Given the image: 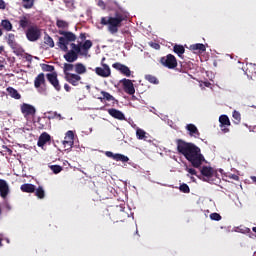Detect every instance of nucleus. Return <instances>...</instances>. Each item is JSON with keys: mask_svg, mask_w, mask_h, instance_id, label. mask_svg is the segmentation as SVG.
I'll return each instance as SVG.
<instances>
[{"mask_svg": "<svg viewBox=\"0 0 256 256\" xmlns=\"http://www.w3.org/2000/svg\"><path fill=\"white\" fill-rule=\"evenodd\" d=\"M177 151L194 167L199 169L205 163V156L201 154V148L191 142H185L183 139L176 140Z\"/></svg>", "mask_w": 256, "mask_h": 256, "instance_id": "1", "label": "nucleus"}, {"mask_svg": "<svg viewBox=\"0 0 256 256\" xmlns=\"http://www.w3.org/2000/svg\"><path fill=\"white\" fill-rule=\"evenodd\" d=\"M123 21H127V14L121 10H117L113 16L102 17L100 23L108 27L111 35H115V33H119V28L123 27Z\"/></svg>", "mask_w": 256, "mask_h": 256, "instance_id": "2", "label": "nucleus"}, {"mask_svg": "<svg viewBox=\"0 0 256 256\" xmlns=\"http://www.w3.org/2000/svg\"><path fill=\"white\" fill-rule=\"evenodd\" d=\"M75 70V64L68 62L63 64V73H64V79L72 85L73 87H77L79 85V82L81 81V76L71 73V71Z\"/></svg>", "mask_w": 256, "mask_h": 256, "instance_id": "3", "label": "nucleus"}, {"mask_svg": "<svg viewBox=\"0 0 256 256\" xmlns=\"http://www.w3.org/2000/svg\"><path fill=\"white\" fill-rule=\"evenodd\" d=\"M58 33L59 35H63V37H59V41L57 43L61 51H68L69 43L77 41V36L73 32L59 30Z\"/></svg>", "mask_w": 256, "mask_h": 256, "instance_id": "4", "label": "nucleus"}, {"mask_svg": "<svg viewBox=\"0 0 256 256\" xmlns=\"http://www.w3.org/2000/svg\"><path fill=\"white\" fill-rule=\"evenodd\" d=\"M26 39L31 42L39 41L41 39V29L37 26H30L26 30Z\"/></svg>", "mask_w": 256, "mask_h": 256, "instance_id": "5", "label": "nucleus"}, {"mask_svg": "<svg viewBox=\"0 0 256 256\" xmlns=\"http://www.w3.org/2000/svg\"><path fill=\"white\" fill-rule=\"evenodd\" d=\"M160 63L167 69H175L177 67V58L173 54H168L160 58Z\"/></svg>", "mask_w": 256, "mask_h": 256, "instance_id": "6", "label": "nucleus"}, {"mask_svg": "<svg viewBox=\"0 0 256 256\" xmlns=\"http://www.w3.org/2000/svg\"><path fill=\"white\" fill-rule=\"evenodd\" d=\"M200 173L203 177V181L207 183H213V177H215V170L211 166H203L200 169Z\"/></svg>", "mask_w": 256, "mask_h": 256, "instance_id": "7", "label": "nucleus"}, {"mask_svg": "<svg viewBox=\"0 0 256 256\" xmlns=\"http://www.w3.org/2000/svg\"><path fill=\"white\" fill-rule=\"evenodd\" d=\"M62 144L64 145L66 151L72 149L73 145L75 144V133H73L71 130L67 131Z\"/></svg>", "mask_w": 256, "mask_h": 256, "instance_id": "8", "label": "nucleus"}, {"mask_svg": "<svg viewBox=\"0 0 256 256\" xmlns=\"http://www.w3.org/2000/svg\"><path fill=\"white\" fill-rule=\"evenodd\" d=\"M20 109L25 119H29V117H35V114L37 113V110L34 108V106L27 103H23Z\"/></svg>", "mask_w": 256, "mask_h": 256, "instance_id": "9", "label": "nucleus"}, {"mask_svg": "<svg viewBox=\"0 0 256 256\" xmlns=\"http://www.w3.org/2000/svg\"><path fill=\"white\" fill-rule=\"evenodd\" d=\"M46 78L56 91H61V84L59 83V78H57V72L46 74Z\"/></svg>", "mask_w": 256, "mask_h": 256, "instance_id": "10", "label": "nucleus"}, {"mask_svg": "<svg viewBox=\"0 0 256 256\" xmlns=\"http://www.w3.org/2000/svg\"><path fill=\"white\" fill-rule=\"evenodd\" d=\"M120 83H122L123 89L127 95H135V86L133 85V81L123 78L120 80Z\"/></svg>", "mask_w": 256, "mask_h": 256, "instance_id": "11", "label": "nucleus"}, {"mask_svg": "<svg viewBox=\"0 0 256 256\" xmlns=\"http://www.w3.org/2000/svg\"><path fill=\"white\" fill-rule=\"evenodd\" d=\"M95 73L98 75V77H111V68L107 64H102V67H96Z\"/></svg>", "mask_w": 256, "mask_h": 256, "instance_id": "12", "label": "nucleus"}, {"mask_svg": "<svg viewBox=\"0 0 256 256\" xmlns=\"http://www.w3.org/2000/svg\"><path fill=\"white\" fill-rule=\"evenodd\" d=\"M113 69L119 71L125 77H129L131 75V69H129L125 64H121L120 62H116L112 64Z\"/></svg>", "mask_w": 256, "mask_h": 256, "instance_id": "13", "label": "nucleus"}, {"mask_svg": "<svg viewBox=\"0 0 256 256\" xmlns=\"http://www.w3.org/2000/svg\"><path fill=\"white\" fill-rule=\"evenodd\" d=\"M46 81H45V74L44 73H40L37 75V77L34 80V87L36 89H39V93H45V89L41 88V85H45Z\"/></svg>", "mask_w": 256, "mask_h": 256, "instance_id": "14", "label": "nucleus"}, {"mask_svg": "<svg viewBox=\"0 0 256 256\" xmlns=\"http://www.w3.org/2000/svg\"><path fill=\"white\" fill-rule=\"evenodd\" d=\"M219 123L223 133H229V128H226V127H231V121L229 120V116L221 115L219 117Z\"/></svg>", "mask_w": 256, "mask_h": 256, "instance_id": "15", "label": "nucleus"}, {"mask_svg": "<svg viewBox=\"0 0 256 256\" xmlns=\"http://www.w3.org/2000/svg\"><path fill=\"white\" fill-rule=\"evenodd\" d=\"M106 157H109L110 159H113L114 161H121L122 163H127L129 161V157L123 155V154H114L111 151L105 152Z\"/></svg>", "mask_w": 256, "mask_h": 256, "instance_id": "16", "label": "nucleus"}, {"mask_svg": "<svg viewBox=\"0 0 256 256\" xmlns=\"http://www.w3.org/2000/svg\"><path fill=\"white\" fill-rule=\"evenodd\" d=\"M9 192V184L7 181L0 179V197H2V199H7Z\"/></svg>", "mask_w": 256, "mask_h": 256, "instance_id": "17", "label": "nucleus"}, {"mask_svg": "<svg viewBox=\"0 0 256 256\" xmlns=\"http://www.w3.org/2000/svg\"><path fill=\"white\" fill-rule=\"evenodd\" d=\"M108 114L114 119H118V121H125V114L121 110L110 108L108 109Z\"/></svg>", "mask_w": 256, "mask_h": 256, "instance_id": "18", "label": "nucleus"}, {"mask_svg": "<svg viewBox=\"0 0 256 256\" xmlns=\"http://www.w3.org/2000/svg\"><path fill=\"white\" fill-rule=\"evenodd\" d=\"M64 59L67 61V63H75L79 59V55L75 53V51H64Z\"/></svg>", "mask_w": 256, "mask_h": 256, "instance_id": "19", "label": "nucleus"}, {"mask_svg": "<svg viewBox=\"0 0 256 256\" xmlns=\"http://www.w3.org/2000/svg\"><path fill=\"white\" fill-rule=\"evenodd\" d=\"M18 25L20 29H23L24 31L25 29H28L29 27H31V20L29 19V16L28 15L21 16L19 18Z\"/></svg>", "mask_w": 256, "mask_h": 256, "instance_id": "20", "label": "nucleus"}, {"mask_svg": "<svg viewBox=\"0 0 256 256\" xmlns=\"http://www.w3.org/2000/svg\"><path fill=\"white\" fill-rule=\"evenodd\" d=\"M50 141L51 135H49L47 132H44L39 136L37 145L38 147H45V145H47V143H49Z\"/></svg>", "mask_w": 256, "mask_h": 256, "instance_id": "21", "label": "nucleus"}, {"mask_svg": "<svg viewBox=\"0 0 256 256\" xmlns=\"http://www.w3.org/2000/svg\"><path fill=\"white\" fill-rule=\"evenodd\" d=\"M74 71V75H79V77H81V75L87 73V67H85L83 63H76L74 64Z\"/></svg>", "mask_w": 256, "mask_h": 256, "instance_id": "22", "label": "nucleus"}, {"mask_svg": "<svg viewBox=\"0 0 256 256\" xmlns=\"http://www.w3.org/2000/svg\"><path fill=\"white\" fill-rule=\"evenodd\" d=\"M187 131H189L190 137H200L201 133L199 132V129H197V126L195 124H188L186 126Z\"/></svg>", "mask_w": 256, "mask_h": 256, "instance_id": "23", "label": "nucleus"}, {"mask_svg": "<svg viewBox=\"0 0 256 256\" xmlns=\"http://www.w3.org/2000/svg\"><path fill=\"white\" fill-rule=\"evenodd\" d=\"M6 43L9 45L10 48L17 47V41H15V34L9 33L5 37Z\"/></svg>", "mask_w": 256, "mask_h": 256, "instance_id": "24", "label": "nucleus"}, {"mask_svg": "<svg viewBox=\"0 0 256 256\" xmlns=\"http://www.w3.org/2000/svg\"><path fill=\"white\" fill-rule=\"evenodd\" d=\"M20 189L23 193H35V185L33 184H29V183L22 184Z\"/></svg>", "mask_w": 256, "mask_h": 256, "instance_id": "25", "label": "nucleus"}, {"mask_svg": "<svg viewBox=\"0 0 256 256\" xmlns=\"http://www.w3.org/2000/svg\"><path fill=\"white\" fill-rule=\"evenodd\" d=\"M0 25L4 31H13V24L9 19L2 20Z\"/></svg>", "mask_w": 256, "mask_h": 256, "instance_id": "26", "label": "nucleus"}, {"mask_svg": "<svg viewBox=\"0 0 256 256\" xmlns=\"http://www.w3.org/2000/svg\"><path fill=\"white\" fill-rule=\"evenodd\" d=\"M190 48L192 49V51H198V53H205V51H207L205 44L201 43L191 45Z\"/></svg>", "mask_w": 256, "mask_h": 256, "instance_id": "27", "label": "nucleus"}, {"mask_svg": "<svg viewBox=\"0 0 256 256\" xmlns=\"http://www.w3.org/2000/svg\"><path fill=\"white\" fill-rule=\"evenodd\" d=\"M7 91H8V95H10V97H12L13 99H21V94H19L17 89L13 87H8Z\"/></svg>", "mask_w": 256, "mask_h": 256, "instance_id": "28", "label": "nucleus"}, {"mask_svg": "<svg viewBox=\"0 0 256 256\" xmlns=\"http://www.w3.org/2000/svg\"><path fill=\"white\" fill-rule=\"evenodd\" d=\"M173 51L178 55V57H182L185 53V47H183V45L176 44L173 46Z\"/></svg>", "mask_w": 256, "mask_h": 256, "instance_id": "29", "label": "nucleus"}, {"mask_svg": "<svg viewBox=\"0 0 256 256\" xmlns=\"http://www.w3.org/2000/svg\"><path fill=\"white\" fill-rule=\"evenodd\" d=\"M34 193L38 199H45V189H43V186L35 188Z\"/></svg>", "mask_w": 256, "mask_h": 256, "instance_id": "30", "label": "nucleus"}, {"mask_svg": "<svg viewBox=\"0 0 256 256\" xmlns=\"http://www.w3.org/2000/svg\"><path fill=\"white\" fill-rule=\"evenodd\" d=\"M101 95H103V97L98 98L100 101H103L104 99L106 101H115V97H113L109 92L101 91Z\"/></svg>", "mask_w": 256, "mask_h": 256, "instance_id": "31", "label": "nucleus"}, {"mask_svg": "<svg viewBox=\"0 0 256 256\" xmlns=\"http://www.w3.org/2000/svg\"><path fill=\"white\" fill-rule=\"evenodd\" d=\"M145 79L146 81H148V83H152L153 85H159V79H157L156 76L148 74V75H145Z\"/></svg>", "mask_w": 256, "mask_h": 256, "instance_id": "32", "label": "nucleus"}, {"mask_svg": "<svg viewBox=\"0 0 256 256\" xmlns=\"http://www.w3.org/2000/svg\"><path fill=\"white\" fill-rule=\"evenodd\" d=\"M44 43L45 45H48V47H55V42L53 41V38H51V36H49V34H46L44 36Z\"/></svg>", "mask_w": 256, "mask_h": 256, "instance_id": "33", "label": "nucleus"}, {"mask_svg": "<svg viewBox=\"0 0 256 256\" xmlns=\"http://www.w3.org/2000/svg\"><path fill=\"white\" fill-rule=\"evenodd\" d=\"M71 50L70 51H74V53H76V55H79V53H81V42H78V44L75 43H71L70 44Z\"/></svg>", "mask_w": 256, "mask_h": 256, "instance_id": "34", "label": "nucleus"}, {"mask_svg": "<svg viewBox=\"0 0 256 256\" xmlns=\"http://www.w3.org/2000/svg\"><path fill=\"white\" fill-rule=\"evenodd\" d=\"M11 49L13 50V53L15 55H17L18 57L22 56L23 53H25V50H23V48H21V46H19V44H16V46L12 47Z\"/></svg>", "mask_w": 256, "mask_h": 256, "instance_id": "35", "label": "nucleus"}, {"mask_svg": "<svg viewBox=\"0 0 256 256\" xmlns=\"http://www.w3.org/2000/svg\"><path fill=\"white\" fill-rule=\"evenodd\" d=\"M24 9H33L35 0H22Z\"/></svg>", "mask_w": 256, "mask_h": 256, "instance_id": "36", "label": "nucleus"}, {"mask_svg": "<svg viewBox=\"0 0 256 256\" xmlns=\"http://www.w3.org/2000/svg\"><path fill=\"white\" fill-rule=\"evenodd\" d=\"M232 117L234 119L235 125H239V123H241V113H239V111L234 110Z\"/></svg>", "mask_w": 256, "mask_h": 256, "instance_id": "37", "label": "nucleus"}, {"mask_svg": "<svg viewBox=\"0 0 256 256\" xmlns=\"http://www.w3.org/2000/svg\"><path fill=\"white\" fill-rule=\"evenodd\" d=\"M56 27H58V29H67V27H69V23L65 20H57Z\"/></svg>", "mask_w": 256, "mask_h": 256, "instance_id": "38", "label": "nucleus"}, {"mask_svg": "<svg viewBox=\"0 0 256 256\" xmlns=\"http://www.w3.org/2000/svg\"><path fill=\"white\" fill-rule=\"evenodd\" d=\"M145 135H147V132H145V130H143V129H141V128H138L137 130H136V137H137V139H147V136H145Z\"/></svg>", "mask_w": 256, "mask_h": 256, "instance_id": "39", "label": "nucleus"}, {"mask_svg": "<svg viewBox=\"0 0 256 256\" xmlns=\"http://www.w3.org/2000/svg\"><path fill=\"white\" fill-rule=\"evenodd\" d=\"M42 71H46L48 73H53V71H55V66L53 65H49V64H42Z\"/></svg>", "mask_w": 256, "mask_h": 256, "instance_id": "40", "label": "nucleus"}, {"mask_svg": "<svg viewBox=\"0 0 256 256\" xmlns=\"http://www.w3.org/2000/svg\"><path fill=\"white\" fill-rule=\"evenodd\" d=\"M91 47H93V42H91V40H86L84 43L81 42V48L84 51H87L88 49H90Z\"/></svg>", "mask_w": 256, "mask_h": 256, "instance_id": "41", "label": "nucleus"}, {"mask_svg": "<svg viewBox=\"0 0 256 256\" xmlns=\"http://www.w3.org/2000/svg\"><path fill=\"white\" fill-rule=\"evenodd\" d=\"M50 169L55 175H58V173H61V171H63V167L59 165H51Z\"/></svg>", "mask_w": 256, "mask_h": 256, "instance_id": "42", "label": "nucleus"}, {"mask_svg": "<svg viewBox=\"0 0 256 256\" xmlns=\"http://www.w3.org/2000/svg\"><path fill=\"white\" fill-rule=\"evenodd\" d=\"M179 189L181 193H191V189L189 188V185H187L186 183L181 184Z\"/></svg>", "mask_w": 256, "mask_h": 256, "instance_id": "43", "label": "nucleus"}, {"mask_svg": "<svg viewBox=\"0 0 256 256\" xmlns=\"http://www.w3.org/2000/svg\"><path fill=\"white\" fill-rule=\"evenodd\" d=\"M210 219L212 221H221V219H223V217H221V214L214 212L210 214Z\"/></svg>", "mask_w": 256, "mask_h": 256, "instance_id": "44", "label": "nucleus"}, {"mask_svg": "<svg viewBox=\"0 0 256 256\" xmlns=\"http://www.w3.org/2000/svg\"><path fill=\"white\" fill-rule=\"evenodd\" d=\"M149 45L150 47H152V49H156V51H159V49H161V45H159V43L157 42H150Z\"/></svg>", "mask_w": 256, "mask_h": 256, "instance_id": "45", "label": "nucleus"}, {"mask_svg": "<svg viewBox=\"0 0 256 256\" xmlns=\"http://www.w3.org/2000/svg\"><path fill=\"white\" fill-rule=\"evenodd\" d=\"M185 171H187L190 175H197V170L194 168H189L186 166Z\"/></svg>", "mask_w": 256, "mask_h": 256, "instance_id": "46", "label": "nucleus"}, {"mask_svg": "<svg viewBox=\"0 0 256 256\" xmlns=\"http://www.w3.org/2000/svg\"><path fill=\"white\" fill-rule=\"evenodd\" d=\"M49 114L51 115V118L54 119V117H57V119L61 120L63 119V117L61 116V114H58L57 112H49Z\"/></svg>", "mask_w": 256, "mask_h": 256, "instance_id": "47", "label": "nucleus"}, {"mask_svg": "<svg viewBox=\"0 0 256 256\" xmlns=\"http://www.w3.org/2000/svg\"><path fill=\"white\" fill-rule=\"evenodd\" d=\"M98 7H101V9H106L107 5L103 0H99L97 3Z\"/></svg>", "mask_w": 256, "mask_h": 256, "instance_id": "48", "label": "nucleus"}, {"mask_svg": "<svg viewBox=\"0 0 256 256\" xmlns=\"http://www.w3.org/2000/svg\"><path fill=\"white\" fill-rule=\"evenodd\" d=\"M24 59H26V61H28L29 63H31V61H33V56L26 53V54L24 55Z\"/></svg>", "mask_w": 256, "mask_h": 256, "instance_id": "49", "label": "nucleus"}, {"mask_svg": "<svg viewBox=\"0 0 256 256\" xmlns=\"http://www.w3.org/2000/svg\"><path fill=\"white\" fill-rule=\"evenodd\" d=\"M227 177H228V179H233L234 181H239V177L237 176V174H230Z\"/></svg>", "mask_w": 256, "mask_h": 256, "instance_id": "50", "label": "nucleus"}, {"mask_svg": "<svg viewBox=\"0 0 256 256\" xmlns=\"http://www.w3.org/2000/svg\"><path fill=\"white\" fill-rule=\"evenodd\" d=\"M7 8V4H5L4 0H0V9L5 10Z\"/></svg>", "mask_w": 256, "mask_h": 256, "instance_id": "51", "label": "nucleus"}, {"mask_svg": "<svg viewBox=\"0 0 256 256\" xmlns=\"http://www.w3.org/2000/svg\"><path fill=\"white\" fill-rule=\"evenodd\" d=\"M79 37L81 39V43H83V41H85L87 39V36L85 33H81Z\"/></svg>", "mask_w": 256, "mask_h": 256, "instance_id": "52", "label": "nucleus"}, {"mask_svg": "<svg viewBox=\"0 0 256 256\" xmlns=\"http://www.w3.org/2000/svg\"><path fill=\"white\" fill-rule=\"evenodd\" d=\"M240 233H251V229L249 228L240 229Z\"/></svg>", "mask_w": 256, "mask_h": 256, "instance_id": "53", "label": "nucleus"}, {"mask_svg": "<svg viewBox=\"0 0 256 256\" xmlns=\"http://www.w3.org/2000/svg\"><path fill=\"white\" fill-rule=\"evenodd\" d=\"M64 89L65 91H67V93H69V91H71V86H69V84H64Z\"/></svg>", "mask_w": 256, "mask_h": 256, "instance_id": "54", "label": "nucleus"}, {"mask_svg": "<svg viewBox=\"0 0 256 256\" xmlns=\"http://www.w3.org/2000/svg\"><path fill=\"white\" fill-rule=\"evenodd\" d=\"M38 123H39V125H40V126H39V129H45V125L41 124V120H39Z\"/></svg>", "mask_w": 256, "mask_h": 256, "instance_id": "55", "label": "nucleus"}, {"mask_svg": "<svg viewBox=\"0 0 256 256\" xmlns=\"http://www.w3.org/2000/svg\"><path fill=\"white\" fill-rule=\"evenodd\" d=\"M7 153H9V155H11V153H13V150H11V148L5 147Z\"/></svg>", "mask_w": 256, "mask_h": 256, "instance_id": "56", "label": "nucleus"}, {"mask_svg": "<svg viewBox=\"0 0 256 256\" xmlns=\"http://www.w3.org/2000/svg\"><path fill=\"white\" fill-rule=\"evenodd\" d=\"M3 51H5V47L0 46V54H2V53H3Z\"/></svg>", "mask_w": 256, "mask_h": 256, "instance_id": "57", "label": "nucleus"}, {"mask_svg": "<svg viewBox=\"0 0 256 256\" xmlns=\"http://www.w3.org/2000/svg\"><path fill=\"white\" fill-rule=\"evenodd\" d=\"M249 68H250V69H255V68H256V65H255V64H250V65H249Z\"/></svg>", "mask_w": 256, "mask_h": 256, "instance_id": "58", "label": "nucleus"}, {"mask_svg": "<svg viewBox=\"0 0 256 256\" xmlns=\"http://www.w3.org/2000/svg\"><path fill=\"white\" fill-rule=\"evenodd\" d=\"M246 72L253 74V72H251V68L249 67L246 69Z\"/></svg>", "mask_w": 256, "mask_h": 256, "instance_id": "59", "label": "nucleus"}, {"mask_svg": "<svg viewBox=\"0 0 256 256\" xmlns=\"http://www.w3.org/2000/svg\"><path fill=\"white\" fill-rule=\"evenodd\" d=\"M0 37H3V29L0 28Z\"/></svg>", "mask_w": 256, "mask_h": 256, "instance_id": "60", "label": "nucleus"}, {"mask_svg": "<svg viewBox=\"0 0 256 256\" xmlns=\"http://www.w3.org/2000/svg\"><path fill=\"white\" fill-rule=\"evenodd\" d=\"M252 231H253L254 233H256V227H253V228H252Z\"/></svg>", "mask_w": 256, "mask_h": 256, "instance_id": "61", "label": "nucleus"}, {"mask_svg": "<svg viewBox=\"0 0 256 256\" xmlns=\"http://www.w3.org/2000/svg\"><path fill=\"white\" fill-rule=\"evenodd\" d=\"M2 241H3V240L0 238V247L3 245Z\"/></svg>", "mask_w": 256, "mask_h": 256, "instance_id": "62", "label": "nucleus"}, {"mask_svg": "<svg viewBox=\"0 0 256 256\" xmlns=\"http://www.w3.org/2000/svg\"><path fill=\"white\" fill-rule=\"evenodd\" d=\"M2 67H3V64H0V69H2Z\"/></svg>", "mask_w": 256, "mask_h": 256, "instance_id": "63", "label": "nucleus"}, {"mask_svg": "<svg viewBox=\"0 0 256 256\" xmlns=\"http://www.w3.org/2000/svg\"><path fill=\"white\" fill-rule=\"evenodd\" d=\"M49 1H55V0H49Z\"/></svg>", "mask_w": 256, "mask_h": 256, "instance_id": "64", "label": "nucleus"}]
</instances>
